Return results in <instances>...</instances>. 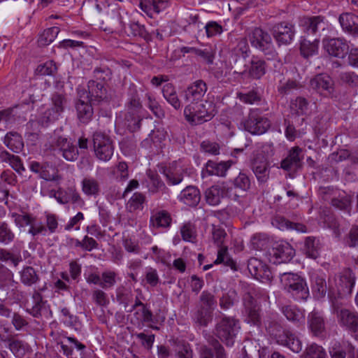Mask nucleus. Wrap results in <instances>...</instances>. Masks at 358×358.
Masks as SVG:
<instances>
[{"label": "nucleus", "instance_id": "obj_1", "mask_svg": "<svg viewBox=\"0 0 358 358\" xmlns=\"http://www.w3.org/2000/svg\"><path fill=\"white\" fill-rule=\"evenodd\" d=\"M303 30L308 35L312 34L316 37L313 41L303 38L301 42L300 51L302 56L308 58L317 53L320 37L322 32L329 28L328 22L321 15L303 17L301 20Z\"/></svg>", "mask_w": 358, "mask_h": 358}, {"label": "nucleus", "instance_id": "obj_2", "mask_svg": "<svg viewBox=\"0 0 358 358\" xmlns=\"http://www.w3.org/2000/svg\"><path fill=\"white\" fill-rule=\"evenodd\" d=\"M215 106L209 101L189 103L184 109L185 120L192 125L201 124L208 122L215 116Z\"/></svg>", "mask_w": 358, "mask_h": 358}, {"label": "nucleus", "instance_id": "obj_3", "mask_svg": "<svg viewBox=\"0 0 358 358\" xmlns=\"http://www.w3.org/2000/svg\"><path fill=\"white\" fill-rule=\"evenodd\" d=\"M240 329L238 320L234 317L224 315L215 324L213 332L223 343L231 347L234 344L235 338Z\"/></svg>", "mask_w": 358, "mask_h": 358}, {"label": "nucleus", "instance_id": "obj_4", "mask_svg": "<svg viewBox=\"0 0 358 358\" xmlns=\"http://www.w3.org/2000/svg\"><path fill=\"white\" fill-rule=\"evenodd\" d=\"M216 305L215 296L207 290L203 291L199 296L197 310L194 313V322L200 326H208L213 320V312Z\"/></svg>", "mask_w": 358, "mask_h": 358}, {"label": "nucleus", "instance_id": "obj_5", "mask_svg": "<svg viewBox=\"0 0 358 358\" xmlns=\"http://www.w3.org/2000/svg\"><path fill=\"white\" fill-rule=\"evenodd\" d=\"M143 106L140 96L136 90H130L127 103L125 121L129 129L136 131L141 127L143 119Z\"/></svg>", "mask_w": 358, "mask_h": 358}, {"label": "nucleus", "instance_id": "obj_6", "mask_svg": "<svg viewBox=\"0 0 358 358\" xmlns=\"http://www.w3.org/2000/svg\"><path fill=\"white\" fill-rule=\"evenodd\" d=\"M227 233L225 230L215 224L212 226V238L214 243L220 248L217 252V257L214 264H223L227 266L230 267L232 270L236 271L237 266L236 262L231 258L228 254V248L224 245Z\"/></svg>", "mask_w": 358, "mask_h": 358}, {"label": "nucleus", "instance_id": "obj_7", "mask_svg": "<svg viewBox=\"0 0 358 358\" xmlns=\"http://www.w3.org/2000/svg\"><path fill=\"white\" fill-rule=\"evenodd\" d=\"M284 289L296 299H306L308 296V288L305 280L296 273H283L280 275Z\"/></svg>", "mask_w": 358, "mask_h": 358}, {"label": "nucleus", "instance_id": "obj_8", "mask_svg": "<svg viewBox=\"0 0 358 358\" xmlns=\"http://www.w3.org/2000/svg\"><path fill=\"white\" fill-rule=\"evenodd\" d=\"M10 329L0 323V341L6 344L14 356L22 358L29 351V345L17 338V334H12Z\"/></svg>", "mask_w": 358, "mask_h": 358}, {"label": "nucleus", "instance_id": "obj_9", "mask_svg": "<svg viewBox=\"0 0 358 358\" xmlns=\"http://www.w3.org/2000/svg\"><path fill=\"white\" fill-rule=\"evenodd\" d=\"M93 150L95 156L101 161H109L114 152V145L110 136L101 131L92 135Z\"/></svg>", "mask_w": 358, "mask_h": 358}, {"label": "nucleus", "instance_id": "obj_10", "mask_svg": "<svg viewBox=\"0 0 358 358\" xmlns=\"http://www.w3.org/2000/svg\"><path fill=\"white\" fill-rule=\"evenodd\" d=\"M250 43L255 48L262 51L268 59H275L277 52L274 50L270 35L260 28L254 29L249 34Z\"/></svg>", "mask_w": 358, "mask_h": 358}, {"label": "nucleus", "instance_id": "obj_11", "mask_svg": "<svg viewBox=\"0 0 358 358\" xmlns=\"http://www.w3.org/2000/svg\"><path fill=\"white\" fill-rule=\"evenodd\" d=\"M246 57L238 55L236 53L230 52L228 59L224 62V73L222 72H216L215 76L218 78L229 75L232 70L233 74L238 76L243 77L247 73Z\"/></svg>", "mask_w": 358, "mask_h": 358}, {"label": "nucleus", "instance_id": "obj_12", "mask_svg": "<svg viewBox=\"0 0 358 358\" xmlns=\"http://www.w3.org/2000/svg\"><path fill=\"white\" fill-rule=\"evenodd\" d=\"M270 127V120L262 116L257 109L250 110L244 122L245 129L252 134H263L268 131Z\"/></svg>", "mask_w": 358, "mask_h": 358}, {"label": "nucleus", "instance_id": "obj_13", "mask_svg": "<svg viewBox=\"0 0 358 358\" xmlns=\"http://www.w3.org/2000/svg\"><path fill=\"white\" fill-rule=\"evenodd\" d=\"M336 289L330 284L328 289V296L331 300L338 296L351 293L355 285V278L350 271H345L338 280H335Z\"/></svg>", "mask_w": 358, "mask_h": 358}, {"label": "nucleus", "instance_id": "obj_14", "mask_svg": "<svg viewBox=\"0 0 358 358\" xmlns=\"http://www.w3.org/2000/svg\"><path fill=\"white\" fill-rule=\"evenodd\" d=\"M335 313L341 326L348 330L358 340V313L349 309L335 308Z\"/></svg>", "mask_w": 358, "mask_h": 358}, {"label": "nucleus", "instance_id": "obj_15", "mask_svg": "<svg viewBox=\"0 0 358 358\" xmlns=\"http://www.w3.org/2000/svg\"><path fill=\"white\" fill-rule=\"evenodd\" d=\"M310 87L315 92L323 94L326 96L336 97L334 83L332 78L327 74L316 75L310 80Z\"/></svg>", "mask_w": 358, "mask_h": 358}, {"label": "nucleus", "instance_id": "obj_16", "mask_svg": "<svg viewBox=\"0 0 358 358\" xmlns=\"http://www.w3.org/2000/svg\"><path fill=\"white\" fill-rule=\"evenodd\" d=\"M50 335L54 337V339L57 345L61 346L63 354L67 357L73 356V347L74 346L78 351L81 354L83 353L86 347L84 344L79 342L73 337L67 336L64 334H55L52 331Z\"/></svg>", "mask_w": 358, "mask_h": 358}, {"label": "nucleus", "instance_id": "obj_17", "mask_svg": "<svg viewBox=\"0 0 358 358\" xmlns=\"http://www.w3.org/2000/svg\"><path fill=\"white\" fill-rule=\"evenodd\" d=\"M304 158L303 149L299 146L291 148L287 157L281 161L280 168L287 171H297L303 165Z\"/></svg>", "mask_w": 358, "mask_h": 358}, {"label": "nucleus", "instance_id": "obj_18", "mask_svg": "<svg viewBox=\"0 0 358 358\" xmlns=\"http://www.w3.org/2000/svg\"><path fill=\"white\" fill-rule=\"evenodd\" d=\"M273 264H278L289 262L295 254L294 248L287 243H275L269 252Z\"/></svg>", "mask_w": 358, "mask_h": 358}, {"label": "nucleus", "instance_id": "obj_19", "mask_svg": "<svg viewBox=\"0 0 358 358\" xmlns=\"http://www.w3.org/2000/svg\"><path fill=\"white\" fill-rule=\"evenodd\" d=\"M322 43L327 53L335 57L343 58L348 52L346 41L340 38L323 39Z\"/></svg>", "mask_w": 358, "mask_h": 358}, {"label": "nucleus", "instance_id": "obj_20", "mask_svg": "<svg viewBox=\"0 0 358 358\" xmlns=\"http://www.w3.org/2000/svg\"><path fill=\"white\" fill-rule=\"evenodd\" d=\"M232 164L231 160L220 162L208 160L201 171V177L203 178L212 176L225 177Z\"/></svg>", "mask_w": 358, "mask_h": 358}, {"label": "nucleus", "instance_id": "obj_21", "mask_svg": "<svg viewBox=\"0 0 358 358\" xmlns=\"http://www.w3.org/2000/svg\"><path fill=\"white\" fill-rule=\"evenodd\" d=\"M206 91V83L202 80H197L184 91V98L189 103L202 101Z\"/></svg>", "mask_w": 358, "mask_h": 358}, {"label": "nucleus", "instance_id": "obj_22", "mask_svg": "<svg viewBox=\"0 0 358 358\" xmlns=\"http://www.w3.org/2000/svg\"><path fill=\"white\" fill-rule=\"evenodd\" d=\"M53 196L61 204L72 203L80 206L84 205L83 199L74 187L59 188L57 191L55 192Z\"/></svg>", "mask_w": 358, "mask_h": 358}, {"label": "nucleus", "instance_id": "obj_23", "mask_svg": "<svg viewBox=\"0 0 358 358\" xmlns=\"http://www.w3.org/2000/svg\"><path fill=\"white\" fill-rule=\"evenodd\" d=\"M272 34L279 44H288L294 36V27L285 22L277 24L272 28Z\"/></svg>", "mask_w": 358, "mask_h": 358}, {"label": "nucleus", "instance_id": "obj_24", "mask_svg": "<svg viewBox=\"0 0 358 358\" xmlns=\"http://www.w3.org/2000/svg\"><path fill=\"white\" fill-rule=\"evenodd\" d=\"M86 93L83 92V95H80V99L76 104L77 116L79 121L84 124H88L92 119L94 111L91 103L89 99H85L83 96Z\"/></svg>", "mask_w": 358, "mask_h": 358}, {"label": "nucleus", "instance_id": "obj_25", "mask_svg": "<svg viewBox=\"0 0 358 358\" xmlns=\"http://www.w3.org/2000/svg\"><path fill=\"white\" fill-rule=\"evenodd\" d=\"M88 93L85 99H89L94 104L99 103L101 101L107 100L106 89L102 83H99L95 80H90L87 85Z\"/></svg>", "mask_w": 358, "mask_h": 358}, {"label": "nucleus", "instance_id": "obj_26", "mask_svg": "<svg viewBox=\"0 0 358 358\" xmlns=\"http://www.w3.org/2000/svg\"><path fill=\"white\" fill-rule=\"evenodd\" d=\"M56 146L62 157L67 161L73 162L78 157V150L67 138L59 136L57 139Z\"/></svg>", "mask_w": 358, "mask_h": 358}, {"label": "nucleus", "instance_id": "obj_27", "mask_svg": "<svg viewBox=\"0 0 358 358\" xmlns=\"http://www.w3.org/2000/svg\"><path fill=\"white\" fill-rule=\"evenodd\" d=\"M169 185H176L183 180L185 169L176 162H173L167 167H163L161 171Z\"/></svg>", "mask_w": 358, "mask_h": 358}, {"label": "nucleus", "instance_id": "obj_28", "mask_svg": "<svg viewBox=\"0 0 358 358\" xmlns=\"http://www.w3.org/2000/svg\"><path fill=\"white\" fill-rule=\"evenodd\" d=\"M308 327L312 334L317 337H322L325 333V322L322 315L314 310L308 316Z\"/></svg>", "mask_w": 358, "mask_h": 358}, {"label": "nucleus", "instance_id": "obj_29", "mask_svg": "<svg viewBox=\"0 0 358 358\" xmlns=\"http://www.w3.org/2000/svg\"><path fill=\"white\" fill-rule=\"evenodd\" d=\"M250 273L257 280L268 279L271 271L266 264L257 258H250L248 262Z\"/></svg>", "mask_w": 358, "mask_h": 358}, {"label": "nucleus", "instance_id": "obj_30", "mask_svg": "<svg viewBox=\"0 0 358 358\" xmlns=\"http://www.w3.org/2000/svg\"><path fill=\"white\" fill-rule=\"evenodd\" d=\"M277 343L287 347L295 353H298L302 350V342L299 338L289 330L282 331V334L278 336Z\"/></svg>", "mask_w": 358, "mask_h": 358}, {"label": "nucleus", "instance_id": "obj_31", "mask_svg": "<svg viewBox=\"0 0 358 358\" xmlns=\"http://www.w3.org/2000/svg\"><path fill=\"white\" fill-rule=\"evenodd\" d=\"M252 171L257 180L260 183H265L268 181L270 175V163L266 159H260L257 156L252 163Z\"/></svg>", "mask_w": 358, "mask_h": 358}, {"label": "nucleus", "instance_id": "obj_32", "mask_svg": "<svg viewBox=\"0 0 358 358\" xmlns=\"http://www.w3.org/2000/svg\"><path fill=\"white\" fill-rule=\"evenodd\" d=\"M339 22L343 29L355 37H358V15L352 13H343L339 17Z\"/></svg>", "mask_w": 358, "mask_h": 358}, {"label": "nucleus", "instance_id": "obj_33", "mask_svg": "<svg viewBox=\"0 0 358 358\" xmlns=\"http://www.w3.org/2000/svg\"><path fill=\"white\" fill-rule=\"evenodd\" d=\"M227 188L224 185H213L205 192L206 202L211 206L220 203L222 199L227 194Z\"/></svg>", "mask_w": 358, "mask_h": 358}, {"label": "nucleus", "instance_id": "obj_34", "mask_svg": "<svg viewBox=\"0 0 358 358\" xmlns=\"http://www.w3.org/2000/svg\"><path fill=\"white\" fill-rule=\"evenodd\" d=\"M179 199L187 206H196L201 200L200 191L195 186H187L181 192Z\"/></svg>", "mask_w": 358, "mask_h": 358}, {"label": "nucleus", "instance_id": "obj_35", "mask_svg": "<svg viewBox=\"0 0 358 358\" xmlns=\"http://www.w3.org/2000/svg\"><path fill=\"white\" fill-rule=\"evenodd\" d=\"M24 106H15L0 111L1 121L8 124H13L16 120L24 119L25 112L23 110Z\"/></svg>", "mask_w": 358, "mask_h": 358}, {"label": "nucleus", "instance_id": "obj_36", "mask_svg": "<svg viewBox=\"0 0 358 358\" xmlns=\"http://www.w3.org/2000/svg\"><path fill=\"white\" fill-rule=\"evenodd\" d=\"M266 68L265 61L253 57L250 62V66L247 68L246 75L253 79H259L266 73Z\"/></svg>", "mask_w": 358, "mask_h": 358}, {"label": "nucleus", "instance_id": "obj_37", "mask_svg": "<svg viewBox=\"0 0 358 358\" xmlns=\"http://www.w3.org/2000/svg\"><path fill=\"white\" fill-rule=\"evenodd\" d=\"M280 230H295L298 232H307V227L301 223L292 222L283 217H276L273 222Z\"/></svg>", "mask_w": 358, "mask_h": 358}, {"label": "nucleus", "instance_id": "obj_38", "mask_svg": "<svg viewBox=\"0 0 358 358\" xmlns=\"http://www.w3.org/2000/svg\"><path fill=\"white\" fill-rule=\"evenodd\" d=\"M239 301L238 293L234 289H229L222 293L219 298V306L223 310H227L234 307Z\"/></svg>", "mask_w": 358, "mask_h": 358}, {"label": "nucleus", "instance_id": "obj_39", "mask_svg": "<svg viewBox=\"0 0 358 358\" xmlns=\"http://www.w3.org/2000/svg\"><path fill=\"white\" fill-rule=\"evenodd\" d=\"M4 144L13 152H20L24 148L22 136L16 131H10L6 134L3 140Z\"/></svg>", "mask_w": 358, "mask_h": 358}, {"label": "nucleus", "instance_id": "obj_40", "mask_svg": "<svg viewBox=\"0 0 358 358\" xmlns=\"http://www.w3.org/2000/svg\"><path fill=\"white\" fill-rule=\"evenodd\" d=\"M20 282L26 286H32L40 280L37 271L29 266H24L20 272Z\"/></svg>", "mask_w": 358, "mask_h": 358}, {"label": "nucleus", "instance_id": "obj_41", "mask_svg": "<svg viewBox=\"0 0 358 358\" xmlns=\"http://www.w3.org/2000/svg\"><path fill=\"white\" fill-rule=\"evenodd\" d=\"M162 93L164 99L175 109L178 110L181 108V101L179 99L176 90L172 84L167 83L164 85L162 89Z\"/></svg>", "mask_w": 358, "mask_h": 358}, {"label": "nucleus", "instance_id": "obj_42", "mask_svg": "<svg viewBox=\"0 0 358 358\" xmlns=\"http://www.w3.org/2000/svg\"><path fill=\"white\" fill-rule=\"evenodd\" d=\"M354 347L348 343H334L330 348L329 353L331 358H345L347 352L353 355Z\"/></svg>", "mask_w": 358, "mask_h": 358}, {"label": "nucleus", "instance_id": "obj_43", "mask_svg": "<svg viewBox=\"0 0 358 358\" xmlns=\"http://www.w3.org/2000/svg\"><path fill=\"white\" fill-rule=\"evenodd\" d=\"M281 312L289 321L294 323H299L304 321L305 316L303 312L296 306L290 305L283 306L281 308Z\"/></svg>", "mask_w": 358, "mask_h": 358}, {"label": "nucleus", "instance_id": "obj_44", "mask_svg": "<svg viewBox=\"0 0 358 358\" xmlns=\"http://www.w3.org/2000/svg\"><path fill=\"white\" fill-rule=\"evenodd\" d=\"M320 241L316 238L308 236L304 242L303 251L307 257L313 259L320 256Z\"/></svg>", "mask_w": 358, "mask_h": 358}, {"label": "nucleus", "instance_id": "obj_45", "mask_svg": "<svg viewBox=\"0 0 358 358\" xmlns=\"http://www.w3.org/2000/svg\"><path fill=\"white\" fill-rule=\"evenodd\" d=\"M312 282V290L315 296L317 299L324 298L327 291L325 278L322 275H315Z\"/></svg>", "mask_w": 358, "mask_h": 358}, {"label": "nucleus", "instance_id": "obj_46", "mask_svg": "<svg viewBox=\"0 0 358 358\" xmlns=\"http://www.w3.org/2000/svg\"><path fill=\"white\" fill-rule=\"evenodd\" d=\"M0 159L1 162H8L19 173L24 171L22 160L18 156L12 155L7 151H3L0 153Z\"/></svg>", "mask_w": 358, "mask_h": 358}, {"label": "nucleus", "instance_id": "obj_47", "mask_svg": "<svg viewBox=\"0 0 358 358\" xmlns=\"http://www.w3.org/2000/svg\"><path fill=\"white\" fill-rule=\"evenodd\" d=\"M308 101L301 96H298L292 100L289 105L291 113L297 116L305 115L308 110Z\"/></svg>", "mask_w": 358, "mask_h": 358}, {"label": "nucleus", "instance_id": "obj_48", "mask_svg": "<svg viewBox=\"0 0 358 358\" xmlns=\"http://www.w3.org/2000/svg\"><path fill=\"white\" fill-rule=\"evenodd\" d=\"M16 283L12 271L3 265H0V289L8 291L10 287Z\"/></svg>", "mask_w": 358, "mask_h": 358}, {"label": "nucleus", "instance_id": "obj_49", "mask_svg": "<svg viewBox=\"0 0 358 358\" xmlns=\"http://www.w3.org/2000/svg\"><path fill=\"white\" fill-rule=\"evenodd\" d=\"M82 190L87 196H97L100 192L99 182L93 178H85L82 180Z\"/></svg>", "mask_w": 358, "mask_h": 358}, {"label": "nucleus", "instance_id": "obj_50", "mask_svg": "<svg viewBox=\"0 0 358 358\" xmlns=\"http://www.w3.org/2000/svg\"><path fill=\"white\" fill-rule=\"evenodd\" d=\"M146 198L144 194L140 192H136L128 201L127 208L129 212L142 210Z\"/></svg>", "mask_w": 358, "mask_h": 358}, {"label": "nucleus", "instance_id": "obj_51", "mask_svg": "<svg viewBox=\"0 0 358 358\" xmlns=\"http://www.w3.org/2000/svg\"><path fill=\"white\" fill-rule=\"evenodd\" d=\"M171 218L166 210H161L150 217V222L155 227H167L170 225Z\"/></svg>", "mask_w": 358, "mask_h": 358}, {"label": "nucleus", "instance_id": "obj_52", "mask_svg": "<svg viewBox=\"0 0 358 358\" xmlns=\"http://www.w3.org/2000/svg\"><path fill=\"white\" fill-rule=\"evenodd\" d=\"M237 98L244 103L254 104L261 101L262 96L257 89H252L247 92H238Z\"/></svg>", "mask_w": 358, "mask_h": 358}, {"label": "nucleus", "instance_id": "obj_53", "mask_svg": "<svg viewBox=\"0 0 358 358\" xmlns=\"http://www.w3.org/2000/svg\"><path fill=\"white\" fill-rule=\"evenodd\" d=\"M33 306L27 311L34 317H39L41 315V310L45 305L42 295L37 291L32 294Z\"/></svg>", "mask_w": 358, "mask_h": 358}, {"label": "nucleus", "instance_id": "obj_54", "mask_svg": "<svg viewBox=\"0 0 358 358\" xmlns=\"http://www.w3.org/2000/svg\"><path fill=\"white\" fill-rule=\"evenodd\" d=\"M59 33V29L57 27H52L45 29L40 35L38 43L40 45L45 46L51 43Z\"/></svg>", "mask_w": 358, "mask_h": 358}, {"label": "nucleus", "instance_id": "obj_55", "mask_svg": "<svg viewBox=\"0 0 358 358\" xmlns=\"http://www.w3.org/2000/svg\"><path fill=\"white\" fill-rule=\"evenodd\" d=\"M116 299L117 301L122 304L126 309L133 300V294L131 290L121 286L116 289Z\"/></svg>", "mask_w": 358, "mask_h": 358}, {"label": "nucleus", "instance_id": "obj_56", "mask_svg": "<svg viewBox=\"0 0 358 358\" xmlns=\"http://www.w3.org/2000/svg\"><path fill=\"white\" fill-rule=\"evenodd\" d=\"M258 294H259V296L266 297V294L264 290L257 289H252L250 292L244 294L243 301L245 309L252 308V307L258 306L253 296V295L257 296Z\"/></svg>", "mask_w": 358, "mask_h": 358}, {"label": "nucleus", "instance_id": "obj_57", "mask_svg": "<svg viewBox=\"0 0 358 358\" xmlns=\"http://www.w3.org/2000/svg\"><path fill=\"white\" fill-rule=\"evenodd\" d=\"M331 205L342 210L350 212L351 209L352 197L350 195L338 196L334 197L331 200Z\"/></svg>", "mask_w": 358, "mask_h": 358}, {"label": "nucleus", "instance_id": "obj_58", "mask_svg": "<svg viewBox=\"0 0 358 358\" xmlns=\"http://www.w3.org/2000/svg\"><path fill=\"white\" fill-rule=\"evenodd\" d=\"M147 176L150 179L148 185L149 191L152 193H156L162 187H164V183L161 180L158 174L150 169L147 171Z\"/></svg>", "mask_w": 358, "mask_h": 358}, {"label": "nucleus", "instance_id": "obj_59", "mask_svg": "<svg viewBox=\"0 0 358 358\" xmlns=\"http://www.w3.org/2000/svg\"><path fill=\"white\" fill-rule=\"evenodd\" d=\"M127 35L134 37L138 36L144 39H147L149 36L145 26L141 24L138 22H131L129 23V32H127Z\"/></svg>", "mask_w": 358, "mask_h": 358}, {"label": "nucleus", "instance_id": "obj_60", "mask_svg": "<svg viewBox=\"0 0 358 358\" xmlns=\"http://www.w3.org/2000/svg\"><path fill=\"white\" fill-rule=\"evenodd\" d=\"M327 354L320 345L313 343L308 345L304 353L303 358H326Z\"/></svg>", "mask_w": 358, "mask_h": 358}, {"label": "nucleus", "instance_id": "obj_61", "mask_svg": "<svg viewBox=\"0 0 358 358\" xmlns=\"http://www.w3.org/2000/svg\"><path fill=\"white\" fill-rule=\"evenodd\" d=\"M60 114L52 108L45 110L38 117V122L43 127H47L49 124L58 120Z\"/></svg>", "mask_w": 358, "mask_h": 358}, {"label": "nucleus", "instance_id": "obj_62", "mask_svg": "<svg viewBox=\"0 0 358 358\" xmlns=\"http://www.w3.org/2000/svg\"><path fill=\"white\" fill-rule=\"evenodd\" d=\"M176 355L178 358H194L190 344L185 341H180L177 343Z\"/></svg>", "mask_w": 358, "mask_h": 358}, {"label": "nucleus", "instance_id": "obj_63", "mask_svg": "<svg viewBox=\"0 0 358 358\" xmlns=\"http://www.w3.org/2000/svg\"><path fill=\"white\" fill-rule=\"evenodd\" d=\"M51 101V108L61 115L64 112L67 102L65 95L57 92L54 93L52 95Z\"/></svg>", "mask_w": 358, "mask_h": 358}, {"label": "nucleus", "instance_id": "obj_64", "mask_svg": "<svg viewBox=\"0 0 358 358\" xmlns=\"http://www.w3.org/2000/svg\"><path fill=\"white\" fill-rule=\"evenodd\" d=\"M57 68L55 63L52 61H48L43 64H39L35 70L36 75L39 76H53L57 72Z\"/></svg>", "mask_w": 358, "mask_h": 358}]
</instances>
